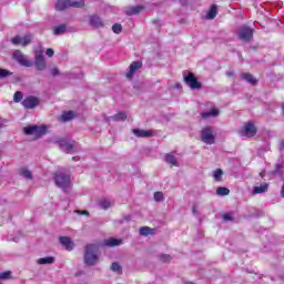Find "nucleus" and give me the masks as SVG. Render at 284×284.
<instances>
[{
	"label": "nucleus",
	"instance_id": "10",
	"mask_svg": "<svg viewBox=\"0 0 284 284\" xmlns=\"http://www.w3.org/2000/svg\"><path fill=\"white\" fill-rule=\"evenodd\" d=\"M24 133L28 135H32L34 134V136L39 138V136H43V134H45V126H27L24 128Z\"/></svg>",
	"mask_w": 284,
	"mask_h": 284
},
{
	"label": "nucleus",
	"instance_id": "44",
	"mask_svg": "<svg viewBox=\"0 0 284 284\" xmlns=\"http://www.w3.org/2000/svg\"><path fill=\"white\" fill-rule=\"evenodd\" d=\"M47 57H54V50L53 49H47Z\"/></svg>",
	"mask_w": 284,
	"mask_h": 284
},
{
	"label": "nucleus",
	"instance_id": "35",
	"mask_svg": "<svg viewBox=\"0 0 284 284\" xmlns=\"http://www.w3.org/2000/svg\"><path fill=\"white\" fill-rule=\"evenodd\" d=\"M22 99H23V93L21 91H17L13 95L14 103L21 102Z\"/></svg>",
	"mask_w": 284,
	"mask_h": 284
},
{
	"label": "nucleus",
	"instance_id": "6",
	"mask_svg": "<svg viewBox=\"0 0 284 284\" xmlns=\"http://www.w3.org/2000/svg\"><path fill=\"white\" fill-rule=\"evenodd\" d=\"M13 59L23 68H32L33 62L28 59V55L23 54L21 50L13 51Z\"/></svg>",
	"mask_w": 284,
	"mask_h": 284
},
{
	"label": "nucleus",
	"instance_id": "16",
	"mask_svg": "<svg viewBox=\"0 0 284 284\" xmlns=\"http://www.w3.org/2000/svg\"><path fill=\"white\" fill-rule=\"evenodd\" d=\"M90 26L92 28H103V19L97 14L90 16Z\"/></svg>",
	"mask_w": 284,
	"mask_h": 284
},
{
	"label": "nucleus",
	"instance_id": "31",
	"mask_svg": "<svg viewBox=\"0 0 284 284\" xmlns=\"http://www.w3.org/2000/svg\"><path fill=\"white\" fill-rule=\"evenodd\" d=\"M62 121L65 123L74 119V113L72 111L65 112L61 115Z\"/></svg>",
	"mask_w": 284,
	"mask_h": 284
},
{
	"label": "nucleus",
	"instance_id": "47",
	"mask_svg": "<svg viewBox=\"0 0 284 284\" xmlns=\"http://www.w3.org/2000/svg\"><path fill=\"white\" fill-rule=\"evenodd\" d=\"M196 205H193L192 212L193 214L199 215V210H196Z\"/></svg>",
	"mask_w": 284,
	"mask_h": 284
},
{
	"label": "nucleus",
	"instance_id": "15",
	"mask_svg": "<svg viewBox=\"0 0 284 284\" xmlns=\"http://www.w3.org/2000/svg\"><path fill=\"white\" fill-rule=\"evenodd\" d=\"M61 245L63 247H65V250H68L69 252H71V250H74V242H72V240L68 236H60L59 239Z\"/></svg>",
	"mask_w": 284,
	"mask_h": 284
},
{
	"label": "nucleus",
	"instance_id": "19",
	"mask_svg": "<svg viewBox=\"0 0 284 284\" xmlns=\"http://www.w3.org/2000/svg\"><path fill=\"white\" fill-rule=\"evenodd\" d=\"M270 185L267 183H263L260 186H255L252 191L253 196L256 194H265L267 192Z\"/></svg>",
	"mask_w": 284,
	"mask_h": 284
},
{
	"label": "nucleus",
	"instance_id": "25",
	"mask_svg": "<svg viewBox=\"0 0 284 284\" xmlns=\"http://www.w3.org/2000/svg\"><path fill=\"white\" fill-rule=\"evenodd\" d=\"M67 30H68V27H65V24H60L53 28V34L55 37H59L60 34H65Z\"/></svg>",
	"mask_w": 284,
	"mask_h": 284
},
{
	"label": "nucleus",
	"instance_id": "42",
	"mask_svg": "<svg viewBox=\"0 0 284 284\" xmlns=\"http://www.w3.org/2000/svg\"><path fill=\"white\" fill-rule=\"evenodd\" d=\"M223 220L224 221H234V217H232V213H224Z\"/></svg>",
	"mask_w": 284,
	"mask_h": 284
},
{
	"label": "nucleus",
	"instance_id": "4",
	"mask_svg": "<svg viewBox=\"0 0 284 284\" xmlns=\"http://www.w3.org/2000/svg\"><path fill=\"white\" fill-rule=\"evenodd\" d=\"M237 39H240V41H243L244 43H250V41L254 39V29L247 26L240 27L237 31Z\"/></svg>",
	"mask_w": 284,
	"mask_h": 284
},
{
	"label": "nucleus",
	"instance_id": "22",
	"mask_svg": "<svg viewBox=\"0 0 284 284\" xmlns=\"http://www.w3.org/2000/svg\"><path fill=\"white\" fill-rule=\"evenodd\" d=\"M20 176H23V179H27L28 181H32V172L28 170V168H21L19 169Z\"/></svg>",
	"mask_w": 284,
	"mask_h": 284
},
{
	"label": "nucleus",
	"instance_id": "48",
	"mask_svg": "<svg viewBox=\"0 0 284 284\" xmlns=\"http://www.w3.org/2000/svg\"><path fill=\"white\" fill-rule=\"evenodd\" d=\"M152 23H154V26H159V23H161V20L155 19V20L152 21Z\"/></svg>",
	"mask_w": 284,
	"mask_h": 284
},
{
	"label": "nucleus",
	"instance_id": "45",
	"mask_svg": "<svg viewBox=\"0 0 284 284\" xmlns=\"http://www.w3.org/2000/svg\"><path fill=\"white\" fill-rule=\"evenodd\" d=\"M6 123H8V120L0 119V130H2V128H6Z\"/></svg>",
	"mask_w": 284,
	"mask_h": 284
},
{
	"label": "nucleus",
	"instance_id": "41",
	"mask_svg": "<svg viewBox=\"0 0 284 284\" xmlns=\"http://www.w3.org/2000/svg\"><path fill=\"white\" fill-rule=\"evenodd\" d=\"M10 272H3V273H1L0 274V280L1 281H6V280H8V278H10Z\"/></svg>",
	"mask_w": 284,
	"mask_h": 284
},
{
	"label": "nucleus",
	"instance_id": "12",
	"mask_svg": "<svg viewBox=\"0 0 284 284\" xmlns=\"http://www.w3.org/2000/svg\"><path fill=\"white\" fill-rule=\"evenodd\" d=\"M132 132L139 139H150L154 136V131L152 130L133 129Z\"/></svg>",
	"mask_w": 284,
	"mask_h": 284
},
{
	"label": "nucleus",
	"instance_id": "23",
	"mask_svg": "<svg viewBox=\"0 0 284 284\" xmlns=\"http://www.w3.org/2000/svg\"><path fill=\"white\" fill-rule=\"evenodd\" d=\"M242 79L247 81V83H251V85H256V83H258V80H256V78L250 73H242Z\"/></svg>",
	"mask_w": 284,
	"mask_h": 284
},
{
	"label": "nucleus",
	"instance_id": "32",
	"mask_svg": "<svg viewBox=\"0 0 284 284\" xmlns=\"http://www.w3.org/2000/svg\"><path fill=\"white\" fill-rule=\"evenodd\" d=\"M216 194L219 196H227V194H230V189L220 186L216 189Z\"/></svg>",
	"mask_w": 284,
	"mask_h": 284
},
{
	"label": "nucleus",
	"instance_id": "50",
	"mask_svg": "<svg viewBox=\"0 0 284 284\" xmlns=\"http://www.w3.org/2000/svg\"><path fill=\"white\" fill-rule=\"evenodd\" d=\"M280 150H284V140H282L280 143Z\"/></svg>",
	"mask_w": 284,
	"mask_h": 284
},
{
	"label": "nucleus",
	"instance_id": "33",
	"mask_svg": "<svg viewBox=\"0 0 284 284\" xmlns=\"http://www.w3.org/2000/svg\"><path fill=\"white\" fill-rule=\"evenodd\" d=\"M8 77H12V72L0 68V81L1 79H8Z\"/></svg>",
	"mask_w": 284,
	"mask_h": 284
},
{
	"label": "nucleus",
	"instance_id": "5",
	"mask_svg": "<svg viewBox=\"0 0 284 284\" xmlns=\"http://www.w3.org/2000/svg\"><path fill=\"white\" fill-rule=\"evenodd\" d=\"M201 139L206 145H214L216 143V136H214L212 126H206L201 131Z\"/></svg>",
	"mask_w": 284,
	"mask_h": 284
},
{
	"label": "nucleus",
	"instance_id": "17",
	"mask_svg": "<svg viewBox=\"0 0 284 284\" xmlns=\"http://www.w3.org/2000/svg\"><path fill=\"white\" fill-rule=\"evenodd\" d=\"M143 10H145L144 6L129 7L125 9V14H128V17H132L134 14H139V12H143Z\"/></svg>",
	"mask_w": 284,
	"mask_h": 284
},
{
	"label": "nucleus",
	"instance_id": "40",
	"mask_svg": "<svg viewBox=\"0 0 284 284\" xmlns=\"http://www.w3.org/2000/svg\"><path fill=\"white\" fill-rule=\"evenodd\" d=\"M100 206L102 207V210H108V207H110V201L108 200L101 201Z\"/></svg>",
	"mask_w": 284,
	"mask_h": 284
},
{
	"label": "nucleus",
	"instance_id": "28",
	"mask_svg": "<svg viewBox=\"0 0 284 284\" xmlns=\"http://www.w3.org/2000/svg\"><path fill=\"white\" fill-rule=\"evenodd\" d=\"M220 111L219 109H212L209 112L201 113L202 119H209V116H219Z\"/></svg>",
	"mask_w": 284,
	"mask_h": 284
},
{
	"label": "nucleus",
	"instance_id": "29",
	"mask_svg": "<svg viewBox=\"0 0 284 284\" xmlns=\"http://www.w3.org/2000/svg\"><path fill=\"white\" fill-rule=\"evenodd\" d=\"M154 234V229H150L149 226H142L140 229V236H150Z\"/></svg>",
	"mask_w": 284,
	"mask_h": 284
},
{
	"label": "nucleus",
	"instance_id": "36",
	"mask_svg": "<svg viewBox=\"0 0 284 284\" xmlns=\"http://www.w3.org/2000/svg\"><path fill=\"white\" fill-rule=\"evenodd\" d=\"M123 30V27L119 23H115L112 26V31L115 33V34H121Z\"/></svg>",
	"mask_w": 284,
	"mask_h": 284
},
{
	"label": "nucleus",
	"instance_id": "18",
	"mask_svg": "<svg viewBox=\"0 0 284 284\" xmlns=\"http://www.w3.org/2000/svg\"><path fill=\"white\" fill-rule=\"evenodd\" d=\"M125 119H128V114L125 112H119L113 116L106 118L105 121L110 123L111 121H125Z\"/></svg>",
	"mask_w": 284,
	"mask_h": 284
},
{
	"label": "nucleus",
	"instance_id": "2",
	"mask_svg": "<svg viewBox=\"0 0 284 284\" xmlns=\"http://www.w3.org/2000/svg\"><path fill=\"white\" fill-rule=\"evenodd\" d=\"M53 181L58 187H61L65 192L72 183L70 179V174L63 173L61 171H57L53 175Z\"/></svg>",
	"mask_w": 284,
	"mask_h": 284
},
{
	"label": "nucleus",
	"instance_id": "1",
	"mask_svg": "<svg viewBox=\"0 0 284 284\" xmlns=\"http://www.w3.org/2000/svg\"><path fill=\"white\" fill-rule=\"evenodd\" d=\"M99 263V245L88 244L84 248V264L92 267Z\"/></svg>",
	"mask_w": 284,
	"mask_h": 284
},
{
	"label": "nucleus",
	"instance_id": "46",
	"mask_svg": "<svg viewBox=\"0 0 284 284\" xmlns=\"http://www.w3.org/2000/svg\"><path fill=\"white\" fill-rule=\"evenodd\" d=\"M77 212H78V214H80V215L90 216V212H88V211H77Z\"/></svg>",
	"mask_w": 284,
	"mask_h": 284
},
{
	"label": "nucleus",
	"instance_id": "9",
	"mask_svg": "<svg viewBox=\"0 0 284 284\" xmlns=\"http://www.w3.org/2000/svg\"><path fill=\"white\" fill-rule=\"evenodd\" d=\"M11 42L13 45H22V48H26L27 45H30L32 43V34H27L24 37H14L11 39Z\"/></svg>",
	"mask_w": 284,
	"mask_h": 284
},
{
	"label": "nucleus",
	"instance_id": "37",
	"mask_svg": "<svg viewBox=\"0 0 284 284\" xmlns=\"http://www.w3.org/2000/svg\"><path fill=\"white\" fill-rule=\"evenodd\" d=\"M159 258L162 263H170L172 261V256L168 254H162L159 256Z\"/></svg>",
	"mask_w": 284,
	"mask_h": 284
},
{
	"label": "nucleus",
	"instance_id": "30",
	"mask_svg": "<svg viewBox=\"0 0 284 284\" xmlns=\"http://www.w3.org/2000/svg\"><path fill=\"white\" fill-rule=\"evenodd\" d=\"M165 162L169 163L170 165H175L179 166V162L176 161V156L168 153L165 155Z\"/></svg>",
	"mask_w": 284,
	"mask_h": 284
},
{
	"label": "nucleus",
	"instance_id": "51",
	"mask_svg": "<svg viewBox=\"0 0 284 284\" xmlns=\"http://www.w3.org/2000/svg\"><path fill=\"white\" fill-rule=\"evenodd\" d=\"M281 168H283L281 164H277V170H281Z\"/></svg>",
	"mask_w": 284,
	"mask_h": 284
},
{
	"label": "nucleus",
	"instance_id": "11",
	"mask_svg": "<svg viewBox=\"0 0 284 284\" xmlns=\"http://www.w3.org/2000/svg\"><path fill=\"white\" fill-rule=\"evenodd\" d=\"M242 134L243 136H247L248 139H252V136H256V126L254 125V123H245L242 130Z\"/></svg>",
	"mask_w": 284,
	"mask_h": 284
},
{
	"label": "nucleus",
	"instance_id": "14",
	"mask_svg": "<svg viewBox=\"0 0 284 284\" xmlns=\"http://www.w3.org/2000/svg\"><path fill=\"white\" fill-rule=\"evenodd\" d=\"M60 150H62V152H72V150H74V144L70 143L65 140H59L57 141Z\"/></svg>",
	"mask_w": 284,
	"mask_h": 284
},
{
	"label": "nucleus",
	"instance_id": "8",
	"mask_svg": "<svg viewBox=\"0 0 284 284\" xmlns=\"http://www.w3.org/2000/svg\"><path fill=\"white\" fill-rule=\"evenodd\" d=\"M39 103H41V101L39 100V98H37L34 95H29V97L24 98L22 101V105L27 110H34V108H37L39 105Z\"/></svg>",
	"mask_w": 284,
	"mask_h": 284
},
{
	"label": "nucleus",
	"instance_id": "49",
	"mask_svg": "<svg viewBox=\"0 0 284 284\" xmlns=\"http://www.w3.org/2000/svg\"><path fill=\"white\" fill-rule=\"evenodd\" d=\"M226 75H227V77H234V71H229V72H226Z\"/></svg>",
	"mask_w": 284,
	"mask_h": 284
},
{
	"label": "nucleus",
	"instance_id": "21",
	"mask_svg": "<svg viewBox=\"0 0 284 284\" xmlns=\"http://www.w3.org/2000/svg\"><path fill=\"white\" fill-rule=\"evenodd\" d=\"M68 8H70V1L69 0H59L55 3V10L63 11V10H68Z\"/></svg>",
	"mask_w": 284,
	"mask_h": 284
},
{
	"label": "nucleus",
	"instance_id": "13",
	"mask_svg": "<svg viewBox=\"0 0 284 284\" xmlns=\"http://www.w3.org/2000/svg\"><path fill=\"white\" fill-rule=\"evenodd\" d=\"M143 64L141 62H132L129 67V72L126 73V79H132L136 73V70H141Z\"/></svg>",
	"mask_w": 284,
	"mask_h": 284
},
{
	"label": "nucleus",
	"instance_id": "24",
	"mask_svg": "<svg viewBox=\"0 0 284 284\" xmlns=\"http://www.w3.org/2000/svg\"><path fill=\"white\" fill-rule=\"evenodd\" d=\"M69 8H85L84 0H69Z\"/></svg>",
	"mask_w": 284,
	"mask_h": 284
},
{
	"label": "nucleus",
	"instance_id": "39",
	"mask_svg": "<svg viewBox=\"0 0 284 284\" xmlns=\"http://www.w3.org/2000/svg\"><path fill=\"white\" fill-rule=\"evenodd\" d=\"M163 193L162 192H155L154 193V201H156V202H161V201H163Z\"/></svg>",
	"mask_w": 284,
	"mask_h": 284
},
{
	"label": "nucleus",
	"instance_id": "27",
	"mask_svg": "<svg viewBox=\"0 0 284 284\" xmlns=\"http://www.w3.org/2000/svg\"><path fill=\"white\" fill-rule=\"evenodd\" d=\"M54 263V257L48 256V257H41L38 260L39 265H52Z\"/></svg>",
	"mask_w": 284,
	"mask_h": 284
},
{
	"label": "nucleus",
	"instance_id": "20",
	"mask_svg": "<svg viewBox=\"0 0 284 284\" xmlns=\"http://www.w3.org/2000/svg\"><path fill=\"white\" fill-rule=\"evenodd\" d=\"M121 243H123V241L111 237L109 240H104L103 245L106 247H116L118 245H121Z\"/></svg>",
	"mask_w": 284,
	"mask_h": 284
},
{
	"label": "nucleus",
	"instance_id": "3",
	"mask_svg": "<svg viewBox=\"0 0 284 284\" xmlns=\"http://www.w3.org/2000/svg\"><path fill=\"white\" fill-rule=\"evenodd\" d=\"M183 79L184 83H186L191 90H201V88H203V83H201L199 79H196V75H194L192 72L187 73V71H184Z\"/></svg>",
	"mask_w": 284,
	"mask_h": 284
},
{
	"label": "nucleus",
	"instance_id": "7",
	"mask_svg": "<svg viewBox=\"0 0 284 284\" xmlns=\"http://www.w3.org/2000/svg\"><path fill=\"white\" fill-rule=\"evenodd\" d=\"M34 65L37 70L43 72L47 68L45 58L43 57V51H37L34 54Z\"/></svg>",
	"mask_w": 284,
	"mask_h": 284
},
{
	"label": "nucleus",
	"instance_id": "43",
	"mask_svg": "<svg viewBox=\"0 0 284 284\" xmlns=\"http://www.w3.org/2000/svg\"><path fill=\"white\" fill-rule=\"evenodd\" d=\"M51 74H52V77H59V74H60L59 69H57V68L51 69Z\"/></svg>",
	"mask_w": 284,
	"mask_h": 284
},
{
	"label": "nucleus",
	"instance_id": "34",
	"mask_svg": "<svg viewBox=\"0 0 284 284\" xmlns=\"http://www.w3.org/2000/svg\"><path fill=\"white\" fill-rule=\"evenodd\" d=\"M222 176H223V170L217 169L214 171L213 178L215 179V181H221Z\"/></svg>",
	"mask_w": 284,
	"mask_h": 284
},
{
	"label": "nucleus",
	"instance_id": "26",
	"mask_svg": "<svg viewBox=\"0 0 284 284\" xmlns=\"http://www.w3.org/2000/svg\"><path fill=\"white\" fill-rule=\"evenodd\" d=\"M217 13H219V10L216 8V4H213L206 14V19L209 20L215 19Z\"/></svg>",
	"mask_w": 284,
	"mask_h": 284
},
{
	"label": "nucleus",
	"instance_id": "38",
	"mask_svg": "<svg viewBox=\"0 0 284 284\" xmlns=\"http://www.w3.org/2000/svg\"><path fill=\"white\" fill-rule=\"evenodd\" d=\"M111 270H112V272H121V265L119 264V263H112L111 264Z\"/></svg>",
	"mask_w": 284,
	"mask_h": 284
}]
</instances>
